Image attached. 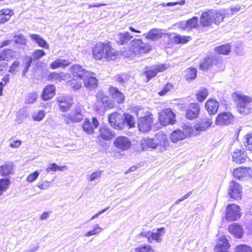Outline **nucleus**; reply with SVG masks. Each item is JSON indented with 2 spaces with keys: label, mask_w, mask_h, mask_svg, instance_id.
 I'll return each mask as SVG.
<instances>
[{
  "label": "nucleus",
  "mask_w": 252,
  "mask_h": 252,
  "mask_svg": "<svg viewBox=\"0 0 252 252\" xmlns=\"http://www.w3.org/2000/svg\"><path fill=\"white\" fill-rule=\"evenodd\" d=\"M225 17L224 12L221 10L207 9L202 12L199 22L198 17L193 16L186 21L185 27L188 30H199L200 28L211 27L213 23L218 25L223 21Z\"/></svg>",
  "instance_id": "1"
},
{
  "label": "nucleus",
  "mask_w": 252,
  "mask_h": 252,
  "mask_svg": "<svg viewBox=\"0 0 252 252\" xmlns=\"http://www.w3.org/2000/svg\"><path fill=\"white\" fill-rule=\"evenodd\" d=\"M92 54L95 61L104 59L107 62H113L119 57V51L115 49L112 42L108 40L96 42L92 47Z\"/></svg>",
  "instance_id": "2"
},
{
  "label": "nucleus",
  "mask_w": 252,
  "mask_h": 252,
  "mask_svg": "<svg viewBox=\"0 0 252 252\" xmlns=\"http://www.w3.org/2000/svg\"><path fill=\"white\" fill-rule=\"evenodd\" d=\"M233 101L236 103L238 111L240 113H247L250 108V104L252 102L251 97L239 94L238 92L233 93L232 94Z\"/></svg>",
  "instance_id": "3"
},
{
  "label": "nucleus",
  "mask_w": 252,
  "mask_h": 252,
  "mask_svg": "<svg viewBox=\"0 0 252 252\" xmlns=\"http://www.w3.org/2000/svg\"><path fill=\"white\" fill-rule=\"evenodd\" d=\"M154 117L153 113L146 111L144 115L140 117L137 120V126L138 130L143 133L150 131L154 125Z\"/></svg>",
  "instance_id": "4"
},
{
  "label": "nucleus",
  "mask_w": 252,
  "mask_h": 252,
  "mask_svg": "<svg viewBox=\"0 0 252 252\" xmlns=\"http://www.w3.org/2000/svg\"><path fill=\"white\" fill-rule=\"evenodd\" d=\"M212 124V119L211 117L206 116L202 118L195 125L194 128L191 126L186 128V129L188 130V135L191 136L196 134L195 131L200 132L205 130L210 127Z\"/></svg>",
  "instance_id": "5"
},
{
  "label": "nucleus",
  "mask_w": 252,
  "mask_h": 252,
  "mask_svg": "<svg viewBox=\"0 0 252 252\" xmlns=\"http://www.w3.org/2000/svg\"><path fill=\"white\" fill-rule=\"evenodd\" d=\"M130 49L135 55L147 54L152 50V46L144 42L141 39H134L131 41Z\"/></svg>",
  "instance_id": "6"
},
{
  "label": "nucleus",
  "mask_w": 252,
  "mask_h": 252,
  "mask_svg": "<svg viewBox=\"0 0 252 252\" xmlns=\"http://www.w3.org/2000/svg\"><path fill=\"white\" fill-rule=\"evenodd\" d=\"M115 104L114 101L110 99L109 97L99 93L97 95L96 102L94 105V109L96 111L100 110H107L115 107Z\"/></svg>",
  "instance_id": "7"
},
{
  "label": "nucleus",
  "mask_w": 252,
  "mask_h": 252,
  "mask_svg": "<svg viewBox=\"0 0 252 252\" xmlns=\"http://www.w3.org/2000/svg\"><path fill=\"white\" fill-rule=\"evenodd\" d=\"M241 216V208L238 205L231 203L227 205L224 214V218L227 221H235L240 219Z\"/></svg>",
  "instance_id": "8"
},
{
  "label": "nucleus",
  "mask_w": 252,
  "mask_h": 252,
  "mask_svg": "<svg viewBox=\"0 0 252 252\" xmlns=\"http://www.w3.org/2000/svg\"><path fill=\"white\" fill-rule=\"evenodd\" d=\"M176 115L170 108L161 110L158 113V121L162 126L172 125L176 121Z\"/></svg>",
  "instance_id": "9"
},
{
  "label": "nucleus",
  "mask_w": 252,
  "mask_h": 252,
  "mask_svg": "<svg viewBox=\"0 0 252 252\" xmlns=\"http://www.w3.org/2000/svg\"><path fill=\"white\" fill-rule=\"evenodd\" d=\"M164 233V228L160 227L157 228L156 232L142 231L138 234V237L146 238L149 243H151L152 241H155L156 242H160L162 240V237Z\"/></svg>",
  "instance_id": "10"
},
{
  "label": "nucleus",
  "mask_w": 252,
  "mask_h": 252,
  "mask_svg": "<svg viewBox=\"0 0 252 252\" xmlns=\"http://www.w3.org/2000/svg\"><path fill=\"white\" fill-rule=\"evenodd\" d=\"M167 68L164 63L156 64L152 66H146L143 74L146 77V82L156 76L158 73L164 71Z\"/></svg>",
  "instance_id": "11"
},
{
  "label": "nucleus",
  "mask_w": 252,
  "mask_h": 252,
  "mask_svg": "<svg viewBox=\"0 0 252 252\" xmlns=\"http://www.w3.org/2000/svg\"><path fill=\"white\" fill-rule=\"evenodd\" d=\"M234 121V116L229 111L219 113L215 118V125L218 126H226L231 125Z\"/></svg>",
  "instance_id": "12"
},
{
  "label": "nucleus",
  "mask_w": 252,
  "mask_h": 252,
  "mask_svg": "<svg viewBox=\"0 0 252 252\" xmlns=\"http://www.w3.org/2000/svg\"><path fill=\"white\" fill-rule=\"evenodd\" d=\"M15 58V51L11 48H4L0 50V71H2L8 66L7 62Z\"/></svg>",
  "instance_id": "13"
},
{
  "label": "nucleus",
  "mask_w": 252,
  "mask_h": 252,
  "mask_svg": "<svg viewBox=\"0 0 252 252\" xmlns=\"http://www.w3.org/2000/svg\"><path fill=\"white\" fill-rule=\"evenodd\" d=\"M201 107L197 102L190 103L185 112V117L186 119L193 121L196 119L199 116Z\"/></svg>",
  "instance_id": "14"
},
{
  "label": "nucleus",
  "mask_w": 252,
  "mask_h": 252,
  "mask_svg": "<svg viewBox=\"0 0 252 252\" xmlns=\"http://www.w3.org/2000/svg\"><path fill=\"white\" fill-rule=\"evenodd\" d=\"M46 55L45 52L42 49H36L34 50L32 54V57L28 58V61L26 62L24 68L22 72V77H25L27 72L31 65L32 61H37Z\"/></svg>",
  "instance_id": "15"
},
{
  "label": "nucleus",
  "mask_w": 252,
  "mask_h": 252,
  "mask_svg": "<svg viewBox=\"0 0 252 252\" xmlns=\"http://www.w3.org/2000/svg\"><path fill=\"white\" fill-rule=\"evenodd\" d=\"M56 102L60 111L63 112H66L69 110L74 104L73 98L67 95L58 97Z\"/></svg>",
  "instance_id": "16"
},
{
  "label": "nucleus",
  "mask_w": 252,
  "mask_h": 252,
  "mask_svg": "<svg viewBox=\"0 0 252 252\" xmlns=\"http://www.w3.org/2000/svg\"><path fill=\"white\" fill-rule=\"evenodd\" d=\"M108 119L109 124L114 129L121 130L124 128L125 123L120 113L113 112L109 115Z\"/></svg>",
  "instance_id": "17"
},
{
  "label": "nucleus",
  "mask_w": 252,
  "mask_h": 252,
  "mask_svg": "<svg viewBox=\"0 0 252 252\" xmlns=\"http://www.w3.org/2000/svg\"><path fill=\"white\" fill-rule=\"evenodd\" d=\"M90 119L85 118L82 123L81 126L83 131L88 134H93L94 133V130L99 126V123L96 117H93Z\"/></svg>",
  "instance_id": "18"
},
{
  "label": "nucleus",
  "mask_w": 252,
  "mask_h": 252,
  "mask_svg": "<svg viewBox=\"0 0 252 252\" xmlns=\"http://www.w3.org/2000/svg\"><path fill=\"white\" fill-rule=\"evenodd\" d=\"M242 187L239 184L232 181L228 189V194L230 198L235 200H239L242 197Z\"/></svg>",
  "instance_id": "19"
},
{
  "label": "nucleus",
  "mask_w": 252,
  "mask_h": 252,
  "mask_svg": "<svg viewBox=\"0 0 252 252\" xmlns=\"http://www.w3.org/2000/svg\"><path fill=\"white\" fill-rule=\"evenodd\" d=\"M83 118V114L80 107H75L72 112L64 116L66 124L71 123H78L81 122Z\"/></svg>",
  "instance_id": "20"
},
{
  "label": "nucleus",
  "mask_w": 252,
  "mask_h": 252,
  "mask_svg": "<svg viewBox=\"0 0 252 252\" xmlns=\"http://www.w3.org/2000/svg\"><path fill=\"white\" fill-rule=\"evenodd\" d=\"M219 61L213 56H207L204 57L199 63V68L202 71H205L213 67L214 65H218Z\"/></svg>",
  "instance_id": "21"
},
{
  "label": "nucleus",
  "mask_w": 252,
  "mask_h": 252,
  "mask_svg": "<svg viewBox=\"0 0 252 252\" xmlns=\"http://www.w3.org/2000/svg\"><path fill=\"white\" fill-rule=\"evenodd\" d=\"M231 246L227 238L225 236H222L218 239L214 250L215 252H231L230 251Z\"/></svg>",
  "instance_id": "22"
},
{
  "label": "nucleus",
  "mask_w": 252,
  "mask_h": 252,
  "mask_svg": "<svg viewBox=\"0 0 252 252\" xmlns=\"http://www.w3.org/2000/svg\"><path fill=\"white\" fill-rule=\"evenodd\" d=\"M114 146L122 151L129 149L131 147L130 139L125 136H118L113 142Z\"/></svg>",
  "instance_id": "23"
},
{
  "label": "nucleus",
  "mask_w": 252,
  "mask_h": 252,
  "mask_svg": "<svg viewBox=\"0 0 252 252\" xmlns=\"http://www.w3.org/2000/svg\"><path fill=\"white\" fill-rule=\"evenodd\" d=\"M69 71L73 77L77 78L80 80H83L86 74L89 73L82 65L78 64L71 65L69 68Z\"/></svg>",
  "instance_id": "24"
},
{
  "label": "nucleus",
  "mask_w": 252,
  "mask_h": 252,
  "mask_svg": "<svg viewBox=\"0 0 252 252\" xmlns=\"http://www.w3.org/2000/svg\"><path fill=\"white\" fill-rule=\"evenodd\" d=\"M108 92L114 102L120 104L124 102L125 96L117 87L110 86L108 88Z\"/></svg>",
  "instance_id": "25"
},
{
  "label": "nucleus",
  "mask_w": 252,
  "mask_h": 252,
  "mask_svg": "<svg viewBox=\"0 0 252 252\" xmlns=\"http://www.w3.org/2000/svg\"><path fill=\"white\" fill-rule=\"evenodd\" d=\"M56 91V87L54 85L48 84L43 88L40 97L44 101L49 100L55 95Z\"/></svg>",
  "instance_id": "26"
},
{
  "label": "nucleus",
  "mask_w": 252,
  "mask_h": 252,
  "mask_svg": "<svg viewBox=\"0 0 252 252\" xmlns=\"http://www.w3.org/2000/svg\"><path fill=\"white\" fill-rule=\"evenodd\" d=\"M228 232L235 238L241 239L244 233L242 225L238 223H233L228 227Z\"/></svg>",
  "instance_id": "27"
},
{
  "label": "nucleus",
  "mask_w": 252,
  "mask_h": 252,
  "mask_svg": "<svg viewBox=\"0 0 252 252\" xmlns=\"http://www.w3.org/2000/svg\"><path fill=\"white\" fill-rule=\"evenodd\" d=\"M155 142L157 144V147H160V150H164L169 146V141L166 134L159 132L155 134Z\"/></svg>",
  "instance_id": "28"
},
{
  "label": "nucleus",
  "mask_w": 252,
  "mask_h": 252,
  "mask_svg": "<svg viewBox=\"0 0 252 252\" xmlns=\"http://www.w3.org/2000/svg\"><path fill=\"white\" fill-rule=\"evenodd\" d=\"M204 107L210 115H214L217 114L218 111L219 103L213 98H209L206 101Z\"/></svg>",
  "instance_id": "29"
},
{
  "label": "nucleus",
  "mask_w": 252,
  "mask_h": 252,
  "mask_svg": "<svg viewBox=\"0 0 252 252\" xmlns=\"http://www.w3.org/2000/svg\"><path fill=\"white\" fill-rule=\"evenodd\" d=\"M233 175L238 179L251 177L252 175V169L250 167H238L234 170Z\"/></svg>",
  "instance_id": "30"
},
{
  "label": "nucleus",
  "mask_w": 252,
  "mask_h": 252,
  "mask_svg": "<svg viewBox=\"0 0 252 252\" xmlns=\"http://www.w3.org/2000/svg\"><path fill=\"white\" fill-rule=\"evenodd\" d=\"M83 80L85 87L89 90L94 89L98 86L97 79L89 72L86 74Z\"/></svg>",
  "instance_id": "31"
},
{
  "label": "nucleus",
  "mask_w": 252,
  "mask_h": 252,
  "mask_svg": "<svg viewBox=\"0 0 252 252\" xmlns=\"http://www.w3.org/2000/svg\"><path fill=\"white\" fill-rule=\"evenodd\" d=\"M140 146L142 150L145 151L149 149H155L157 148L155 139L152 138H143L140 142Z\"/></svg>",
  "instance_id": "32"
},
{
  "label": "nucleus",
  "mask_w": 252,
  "mask_h": 252,
  "mask_svg": "<svg viewBox=\"0 0 252 252\" xmlns=\"http://www.w3.org/2000/svg\"><path fill=\"white\" fill-rule=\"evenodd\" d=\"M232 157L233 161L238 164H241L245 162L247 156L245 151L237 149L233 153Z\"/></svg>",
  "instance_id": "33"
},
{
  "label": "nucleus",
  "mask_w": 252,
  "mask_h": 252,
  "mask_svg": "<svg viewBox=\"0 0 252 252\" xmlns=\"http://www.w3.org/2000/svg\"><path fill=\"white\" fill-rule=\"evenodd\" d=\"M14 173V165L12 162H5L0 166V175L7 176Z\"/></svg>",
  "instance_id": "34"
},
{
  "label": "nucleus",
  "mask_w": 252,
  "mask_h": 252,
  "mask_svg": "<svg viewBox=\"0 0 252 252\" xmlns=\"http://www.w3.org/2000/svg\"><path fill=\"white\" fill-rule=\"evenodd\" d=\"M99 135L98 138H100L103 140L108 141L115 136V134L111 130L106 126H101L99 129Z\"/></svg>",
  "instance_id": "35"
},
{
  "label": "nucleus",
  "mask_w": 252,
  "mask_h": 252,
  "mask_svg": "<svg viewBox=\"0 0 252 252\" xmlns=\"http://www.w3.org/2000/svg\"><path fill=\"white\" fill-rule=\"evenodd\" d=\"M14 12L9 8H4L0 10V24H4L10 20Z\"/></svg>",
  "instance_id": "36"
},
{
  "label": "nucleus",
  "mask_w": 252,
  "mask_h": 252,
  "mask_svg": "<svg viewBox=\"0 0 252 252\" xmlns=\"http://www.w3.org/2000/svg\"><path fill=\"white\" fill-rule=\"evenodd\" d=\"M67 75V73L63 72H52L48 74L47 79L48 81H54L56 83L61 82V81H64L66 79Z\"/></svg>",
  "instance_id": "37"
},
{
  "label": "nucleus",
  "mask_w": 252,
  "mask_h": 252,
  "mask_svg": "<svg viewBox=\"0 0 252 252\" xmlns=\"http://www.w3.org/2000/svg\"><path fill=\"white\" fill-rule=\"evenodd\" d=\"M187 137L185 132L181 129L174 130L170 135V141L176 143L180 141L184 140Z\"/></svg>",
  "instance_id": "38"
},
{
  "label": "nucleus",
  "mask_w": 252,
  "mask_h": 252,
  "mask_svg": "<svg viewBox=\"0 0 252 252\" xmlns=\"http://www.w3.org/2000/svg\"><path fill=\"white\" fill-rule=\"evenodd\" d=\"M132 38V36L128 32H121L118 34L116 42L118 45H123L127 44Z\"/></svg>",
  "instance_id": "39"
},
{
  "label": "nucleus",
  "mask_w": 252,
  "mask_h": 252,
  "mask_svg": "<svg viewBox=\"0 0 252 252\" xmlns=\"http://www.w3.org/2000/svg\"><path fill=\"white\" fill-rule=\"evenodd\" d=\"M70 64V62L68 60L58 58L50 63V67L52 69H56L60 67L65 68Z\"/></svg>",
  "instance_id": "40"
},
{
  "label": "nucleus",
  "mask_w": 252,
  "mask_h": 252,
  "mask_svg": "<svg viewBox=\"0 0 252 252\" xmlns=\"http://www.w3.org/2000/svg\"><path fill=\"white\" fill-rule=\"evenodd\" d=\"M163 34V33L160 30L157 29H152L147 32L145 35V38L152 41H156L160 39Z\"/></svg>",
  "instance_id": "41"
},
{
  "label": "nucleus",
  "mask_w": 252,
  "mask_h": 252,
  "mask_svg": "<svg viewBox=\"0 0 252 252\" xmlns=\"http://www.w3.org/2000/svg\"><path fill=\"white\" fill-rule=\"evenodd\" d=\"M214 51L218 55H228L231 51V46L230 43L222 44L216 47Z\"/></svg>",
  "instance_id": "42"
},
{
  "label": "nucleus",
  "mask_w": 252,
  "mask_h": 252,
  "mask_svg": "<svg viewBox=\"0 0 252 252\" xmlns=\"http://www.w3.org/2000/svg\"><path fill=\"white\" fill-rule=\"evenodd\" d=\"M185 78L189 82L194 80L197 77V70L195 67H188L185 70Z\"/></svg>",
  "instance_id": "43"
},
{
  "label": "nucleus",
  "mask_w": 252,
  "mask_h": 252,
  "mask_svg": "<svg viewBox=\"0 0 252 252\" xmlns=\"http://www.w3.org/2000/svg\"><path fill=\"white\" fill-rule=\"evenodd\" d=\"M32 39L33 40L37 43L38 46L45 48L49 49V45L46 41L38 34H32L30 35Z\"/></svg>",
  "instance_id": "44"
},
{
  "label": "nucleus",
  "mask_w": 252,
  "mask_h": 252,
  "mask_svg": "<svg viewBox=\"0 0 252 252\" xmlns=\"http://www.w3.org/2000/svg\"><path fill=\"white\" fill-rule=\"evenodd\" d=\"M192 39L191 36L175 34L173 37V42L176 44H185Z\"/></svg>",
  "instance_id": "45"
},
{
  "label": "nucleus",
  "mask_w": 252,
  "mask_h": 252,
  "mask_svg": "<svg viewBox=\"0 0 252 252\" xmlns=\"http://www.w3.org/2000/svg\"><path fill=\"white\" fill-rule=\"evenodd\" d=\"M79 79L73 77L72 79L66 81V85L72 90L77 91L79 90L82 86V83Z\"/></svg>",
  "instance_id": "46"
},
{
  "label": "nucleus",
  "mask_w": 252,
  "mask_h": 252,
  "mask_svg": "<svg viewBox=\"0 0 252 252\" xmlns=\"http://www.w3.org/2000/svg\"><path fill=\"white\" fill-rule=\"evenodd\" d=\"M208 90L205 87H201L195 94L196 99L198 102H203L208 96Z\"/></svg>",
  "instance_id": "47"
},
{
  "label": "nucleus",
  "mask_w": 252,
  "mask_h": 252,
  "mask_svg": "<svg viewBox=\"0 0 252 252\" xmlns=\"http://www.w3.org/2000/svg\"><path fill=\"white\" fill-rule=\"evenodd\" d=\"M13 37L15 44L23 46L27 45V39L22 33L15 34Z\"/></svg>",
  "instance_id": "48"
},
{
  "label": "nucleus",
  "mask_w": 252,
  "mask_h": 252,
  "mask_svg": "<svg viewBox=\"0 0 252 252\" xmlns=\"http://www.w3.org/2000/svg\"><path fill=\"white\" fill-rule=\"evenodd\" d=\"M67 169L65 165L58 166L55 163H51L46 168V172L49 173L51 171L56 172L57 171H63L64 169Z\"/></svg>",
  "instance_id": "49"
},
{
  "label": "nucleus",
  "mask_w": 252,
  "mask_h": 252,
  "mask_svg": "<svg viewBox=\"0 0 252 252\" xmlns=\"http://www.w3.org/2000/svg\"><path fill=\"white\" fill-rule=\"evenodd\" d=\"M124 123H126L128 128L133 127L135 126V120L134 117L130 114L128 113L124 114Z\"/></svg>",
  "instance_id": "50"
},
{
  "label": "nucleus",
  "mask_w": 252,
  "mask_h": 252,
  "mask_svg": "<svg viewBox=\"0 0 252 252\" xmlns=\"http://www.w3.org/2000/svg\"><path fill=\"white\" fill-rule=\"evenodd\" d=\"M135 252H155L152 246L145 244L139 246L134 249Z\"/></svg>",
  "instance_id": "51"
},
{
  "label": "nucleus",
  "mask_w": 252,
  "mask_h": 252,
  "mask_svg": "<svg viewBox=\"0 0 252 252\" xmlns=\"http://www.w3.org/2000/svg\"><path fill=\"white\" fill-rule=\"evenodd\" d=\"M11 184L10 181L8 178H2L0 179V191L2 192L5 191L9 188Z\"/></svg>",
  "instance_id": "52"
},
{
  "label": "nucleus",
  "mask_w": 252,
  "mask_h": 252,
  "mask_svg": "<svg viewBox=\"0 0 252 252\" xmlns=\"http://www.w3.org/2000/svg\"><path fill=\"white\" fill-rule=\"evenodd\" d=\"M173 89H174L173 85L171 83L167 82L163 86L161 90L158 94L160 96H163Z\"/></svg>",
  "instance_id": "53"
},
{
  "label": "nucleus",
  "mask_w": 252,
  "mask_h": 252,
  "mask_svg": "<svg viewBox=\"0 0 252 252\" xmlns=\"http://www.w3.org/2000/svg\"><path fill=\"white\" fill-rule=\"evenodd\" d=\"M234 252H252V248L246 244H240L235 247Z\"/></svg>",
  "instance_id": "54"
},
{
  "label": "nucleus",
  "mask_w": 252,
  "mask_h": 252,
  "mask_svg": "<svg viewBox=\"0 0 252 252\" xmlns=\"http://www.w3.org/2000/svg\"><path fill=\"white\" fill-rule=\"evenodd\" d=\"M20 64L21 63L19 61L17 60H15L9 66L8 71L12 74L15 73L19 70Z\"/></svg>",
  "instance_id": "55"
},
{
  "label": "nucleus",
  "mask_w": 252,
  "mask_h": 252,
  "mask_svg": "<svg viewBox=\"0 0 252 252\" xmlns=\"http://www.w3.org/2000/svg\"><path fill=\"white\" fill-rule=\"evenodd\" d=\"M245 145L247 150H252V133H247L245 135Z\"/></svg>",
  "instance_id": "56"
},
{
  "label": "nucleus",
  "mask_w": 252,
  "mask_h": 252,
  "mask_svg": "<svg viewBox=\"0 0 252 252\" xmlns=\"http://www.w3.org/2000/svg\"><path fill=\"white\" fill-rule=\"evenodd\" d=\"M39 175V172L37 170L30 174L26 178V181L29 183H32L35 181Z\"/></svg>",
  "instance_id": "57"
},
{
  "label": "nucleus",
  "mask_w": 252,
  "mask_h": 252,
  "mask_svg": "<svg viewBox=\"0 0 252 252\" xmlns=\"http://www.w3.org/2000/svg\"><path fill=\"white\" fill-rule=\"evenodd\" d=\"M45 116V111L43 110H39L37 113L32 115V118L34 121H40Z\"/></svg>",
  "instance_id": "58"
},
{
  "label": "nucleus",
  "mask_w": 252,
  "mask_h": 252,
  "mask_svg": "<svg viewBox=\"0 0 252 252\" xmlns=\"http://www.w3.org/2000/svg\"><path fill=\"white\" fill-rule=\"evenodd\" d=\"M9 81V75L6 74L2 78L1 81L0 82V96L2 94L3 87L6 85Z\"/></svg>",
  "instance_id": "59"
},
{
  "label": "nucleus",
  "mask_w": 252,
  "mask_h": 252,
  "mask_svg": "<svg viewBox=\"0 0 252 252\" xmlns=\"http://www.w3.org/2000/svg\"><path fill=\"white\" fill-rule=\"evenodd\" d=\"M101 230V228L98 226V224H97L94 227L93 230L87 232L85 234V236L86 237H89L92 235H94L99 233Z\"/></svg>",
  "instance_id": "60"
},
{
  "label": "nucleus",
  "mask_w": 252,
  "mask_h": 252,
  "mask_svg": "<svg viewBox=\"0 0 252 252\" xmlns=\"http://www.w3.org/2000/svg\"><path fill=\"white\" fill-rule=\"evenodd\" d=\"M52 181L45 180L41 182L38 183L37 187L40 189H45L50 187Z\"/></svg>",
  "instance_id": "61"
},
{
  "label": "nucleus",
  "mask_w": 252,
  "mask_h": 252,
  "mask_svg": "<svg viewBox=\"0 0 252 252\" xmlns=\"http://www.w3.org/2000/svg\"><path fill=\"white\" fill-rule=\"evenodd\" d=\"M101 171H96L95 172H93L89 178V181H93L97 178H99L101 174Z\"/></svg>",
  "instance_id": "62"
},
{
  "label": "nucleus",
  "mask_w": 252,
  "mask_h": 252,
  "mask_svg": "<svg viewBox=\"0 0 252 252\" xmlns=\"http://www.w3.org/2000/svg\"><path fill=\"white\" fill-rule=\"evenodd\" d=\"M21 143L20 140H13L10 143L9 146L12 148H17L21 145Z\"/></svg>",
  "instance_id": "63"
},
{
  "label": "nucleus",
  "mask_w": 252,
  "mask_h": 252,
  "mask_svg": "<svg viewBox=\"0 0 252 252\" xmlns=\"http://www.w3.org/2000/svg\"><path fill=\"white\" fill-rule=\"evenodd\" d=\"M230 11L232 14H235L239 12L242 9V5L240 4L232 6L230 8Z\"/></svg>",
  "instance_id": "64"
}]
</instances>
